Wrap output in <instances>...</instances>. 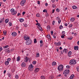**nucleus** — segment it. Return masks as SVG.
I'll return each instance as SVG.
<instances>
[{"instance_id": "bb28decb", "label": "nucleus", "mask_w": 79, "mask_h": 79, "mask_svg": "<svg viewBox=\"0 0 79 79\" xmlns=\"http://www.w3.org/2000/svg\"><path fill=\"white\" fill-rule=\"evenodd\" d=\"M24 21V19H20V22L21 23H22V22H23Z\"/></svg>"}, {"instance_id": "09e8293b", "label": "nucleus", "mask_w": 79, "mask_h": 79, "mask_svg": "<svg viewBox=\"0 0 79 79\" xmlns=\"http://www.w3.org/2000/svg\"><path fill=\"white\" fill-rule=\"evenodd\" d=\"M65 35H61V38H64V36Z\"/></svg>"}, {"instance_id": "5fc2aeb1", "label": "nucleus", "mask_w": 79, "mask_h": 79, "mask_svg": "<svg viewBox=\"0 0 79 79\" xmlns=\"http://www.w3.org/2000/svg\"><path fill=\"white\" fill-rule=\"evenodd\" d=\"M56 19L57 20H60V18L59 17H57L56 18Z\"/></svg>"}, {"instance_id": "f8f14e48", "label": "nucleus", "mask_w": 79, "mask_h": 79, "mask_svg": "<svg viewBox=\"0 0 79 79\" xmlns=\"http://www.w3.org/2000/svg\"><path fill=\"white\" fill-rule=\"evenodd\" d=\"M39 71V69L38 68H37L35 69V73H36L37 72H38V71Z\"/></svg>"}, {"instance_id": "bf43d9fd", "label": "nucleus", "mask_w": 79, "mask_h": 79, "mask_svg": "<svg viewBox=\"0 0 79 79\" xmlns=\"http://www.w3.org/2000/svg\"><path fill=\"white\" fill-rule=\"evenodd\" d=\"M54 23H55V21H53V23H52L53 25H54Z\"/></svg>"}, {"instance_id": "79ce46f5", "label": "nucleus", "mask_w": 79, "mask_h": 79, "mask_svg": "<svg viewBox=\"0 0 79 79\" xmlns=\"http://www.w3.org/2000/svg\"><path fill=\"white\" fill-rule=\"evenodd\" d=\"M77 69L78 72H79V67H77Z\"/></svg>"}, {"instance_id": "72a5a7b5", "label": "nucleus", "mask_w": 79, "mask_h": 79, "mask_svg": "<svg viewBox=\"0 0 79 79\" xmlns=\"http://www.w3.org/2000/svg\"><path fill=\"white\" fill-rule=\"evenodd\" d=\"M59 28L60 29H62V28H63V26H62V25H60V26Z\"/></svg>"}, {"instance_id": "1a4fd4ad", "label": "nucleus", "mask_w": 79, "mask_h": 79, "mask_svg": "<svg viewBox=\"0 0 79 79\" xmlns=\"http://www.w3.org/2000/svg\"><path fill=\"white\" fill-rule=\"evenodd\" d=\"M28 61H29V58H27V57H26L25 58V62H27Z\"/></svg>"}, {"instance_id": "8fccbe9b", "label": "nucleus", "mask_w": 79, "mask_h": 79, "mask_svg": "<svg viewBox=\"0 0 79 79\" xmlns=\"http://www.w3.org/2000/svg\"><path fill=\"white\" fill-rule=\"evenodd\" d=\"M10 60H11V59L10 58H8L7 59V61L8 62H9V61H10Z\"/></svg>"}, {"instance_id": "4d7b16f0", "label": "nucleus", "mask_w": 79, "mask_h": 79, "mask_svg": "<svg viewBox=\"0 0 79 79\" xmlns=\"http://www.w3.org/2000/svg\"><path fill=\"white\" fill-rule=\"evenodd\" d=\"M72 39H73V37H70V38L69 39V40H72Z\"/></svg>"}, {"instance_id": "f704fd0d", "label": "nucleus", "mask_w": 79, "mask_h": 79, "mask_svg": "<svg viewBox=\"0 0 79 79\" xmlns=\"http://www.w3.org/2000/svg\"><path fill=\"white\" fill-rule=\"evenodd\" d=\"M21 2L25 3H26V0H22Z\"/></svg>"}, {"instance_id": "6e6552de", "label": "nucleus", "mask_w": 79, "mask_h": 79, "mask_svg": "<svg viewBox=\"0 0 79 79\" xmlns=\"http://www.w3.org/2000/svg\"><path fill=\"white\" fill-rule=\"evenodd\" d=\"M11 35L12 36H13V37H15V36L17 35V33L15 32H13L12 33Z\"/></svg>"}, {"instance_id": "3c124183", "label": "nucleus", "mask_w": 79, "mask_h": 79, "mask_svg": "<svg viewBox=\"0 0 79 79\" xmlns=\"http://www.w3.org/2000/svg\"><path fill=\"white\" fill-rule=\"evenodd\" d=\"M36 61H33V64H35V63H36Z\"/></svg>"}, {"instance_id": "5701e85b", "label": "nucleus", "mask_w": 79, "mask_h": 79, "mask_svg": "<svg viewBox=\"0 0 79 79\" xmlns=\"http://www.w3.org/2000/svg\"><path fill=\"white\" fill-rule=\"evenodd\" d=\"M20 4L21 6H24V4H25V3L21 2L20 3Z\"/></svg>"}, {"instance_id": "69168bd1", "label": "nucleus", "mask_w": 79, "mask_h": 79, "mask_svg": "<svg viewBox=\"0 0 79 79\" xmlns=\"http://www.w3.org/2000/svg\"><path fill=\"white\" fill-rule=\"evenodd\" d=\"M56 45H57H57H58V44H57V43L56 42H55V43H54Z\"/></svg>"}, {"instance_id": "412c9836", "label": "nucleus", "mask_w": 79, "mask_h": 79, "mask_svg": "<svg viewBox=\"0 0 79 79\" xmlns=\"http://www.w3.org/2000/svg\"><path fill=\"white\" fill-rule=\"evenodd\" d=\"M9 21V19H6L5 20V23H8Z\"/></svg>"}, {"instance_id": "b1692460", "label": "nucleus", "mask_w": 79, "mask_h": 79, "mask_svg": "<svg viewBox=\"0 0 79 79\" xmlns=\"http://www.w3.org/2000/svg\"><path fill=\"white\" fill-rule=\"evenodd\" d=\"M20 60V57L18 56L17 58V61H19Z\"/></svg>"}, {"instance_id": "dca6fc26", "label": "nucleus", "mask_w": 79, "mask_h": 79, "mask_svg": "<svg viewBox=\"0 0 79 79\" xmlns=\"http://www.w3.org/2000/svg\"><path fill=\"white\" fill-rule=\"evenodd\" d=\"M56 63L55 61H53L52 63V66H54L55 65H56Z\"/></svg>"}, {"instance_id": "ddd939ff", "label": "nucleus", "mask_w": 79, "mask_h": 79, "mask_svg": "<svg viewBox=\"0 0 79 79\" xmlns=\"http://www.w3.org/2000/svg\"><path fill=\"white\" fill-rule=\"evenodd\" d=\"M74 77V75H72L70 77V79H73Z\"/></svg>"}, {"instance_id": "a878e982", "label": "nucleus", "mask_w": 79, "mask_h": 79, "mask_svg": "<svg viewBox=\"0 0 79 79\" xmlns=\"http://www.w3.org/2000/svg\"><path fill=\"white\" fill-rule=\"evenodd\" d=\"M72 8H73V9H77V7L76 6H72Z\"/></svg>"}, {"instance_id": "a211bd4d", "label": "nucleus", "mask_w": 79, "mask_h": 79, "mask_svg": "<svg viewBox=\"0 0 79 79\" xmlns=\"http://www.w3.org/2000/svg\"><path fill=\"white\" fill-rule=\"evenodd\" d=\"M8 64H9V62H8V61H6L5 62V64L6 65V66L8 65Z\"/></svg>"}, {"instance_id": "c03bdc74", "label": "nucleus", "mask_w": 79, "mask_h": 79, "mask_svg": "<svg viewBox=\"0 0 79 79\" xmlns=\"http://www.w3.org/2000/svg\"><path fill=\"white\" fill-rule=\"evenodd\" d=\"M37 17H39L40 16V14H37L36 15Z\"/></svg>"}, {"instance_id": "052dcab7", "label": "nucleus", "mask_w": 79, "mask_h": 79, "mask_svg": "<svg viewBox=\"0 0 79 79\" xmlns=\"http://www.w3.org/2000/svg\"><path fill=\"white\" fill-rule=\"evenodd\" d=\"M51 34H53V31H51Z\"/></svg>"}, {"instance_id": "de8ad7c7", "label": "nucleus", "mask_w": 79, "mask_h": 79, "mask_svg": "<svg viewBox=\"0 0 79 79\" xmlns=\"http://www.w3.org/2000/svg\"><path fill=\"white\" fill-rule=\"evenodd\" d=\"M23 26L25 27H27V24H23Z\"/></svg>"}, {"instance_id": "e433bc0d", "label": "nucleus", "mask_w": 79, "mask_h": 79, "mask_svg": "<svg viewBox=\"0 0 79 79\" xmlns=\"http://www.w3.org/2000/svg\"><path fill=\"white\" fill-rule=\"evenodd\" d=\"M15 77L16 79H18L19 77V76L18 75H16L15 76Z\"/></svg>"}, {"instance_id": "9b49d317", "label": "nucleus", "mask_w": 79, "mask_h": 79, "mask_svg": "<svg viewBox=\"0 0 79 79\" xmlns=\"http://www.w3.org/2000/svg\"><path fill=\"white\" fill-rule=\"evenodd\" d=\"M74 50H78V49H79V47L78 46H76L74 47Z\"/></svg>"}, {"instance_id": "393cba45", "label": "nucleus", "mask_w": 79, "mask_h": 79, "mask_svg": "<svg viewBox=\"0 0 79 79\" xmlns=\"http://www.w3.org/2000/svg\"><path fill=\"white\" fill-rule=\"evenodd\" d=\"M67 52H68V50L66 49H64V50L63 52H64V53H67Z\"/></svg>"}, {"instance_id": "58836bf2", "label": "nucleus", "mask_w": 79, "mask_h": 79, "mask_svg": "<svg viewBox=\"0 0 79 79\" xmlns=\"http://www.w3.org/2000/svg\"><path fill=\"white\" fill-rule=\"evenodd\" d=\"M56 11L57 12H59L60 11V9L58 8H57L56 9Z\"/></svg>"}, {"instance_id": "e2e57ef3", "label": "nucleus", "mask_w": 79, "mask_h": 79, "mask_svg": "<svg viewBox=\"0 0 79 79\" xmlns=\"http://www.w3.org/2000/svg\"><path fill=\"white\" fill-rule=\"evenodd\" d=\"M55 0H51V2H52V3L55 2Z\"/></svg>"}, {"instance_id": "6ab92c4d", "label": "nucleus", "mask_w": 79, "mask_h": 79, "mask_svg": "<svg viewBox=\"0 0 79 79\" xmlns=\"http://www.w3.org/2000/svg\"><path fill=\"white\" fill-rule=\"evenodd\" d=\"M74 19H75L74 18H71L70 20V21H71V22H73V21H74Z\"/></svg>"}, {"instance_id": "20e7f679", "label": "nucleus", "mask_w": 79, "mask_h": 79, "mask_svg": "<svg viewBox=\"0 0 79 79\" xmlns=\"http://www.w3.org/2000/svg\"><path fill=\"white\" fill-rule=\"evenodd\" d=\"M32 44V40L31 39L28 40H27L26 42V44H27V45H29Z\"/></svg>"}, {"instance_id": "0e129e2a", "label": "nucleus", "mask_w": 79, "mask_h": 79, "mask_svg": "<svg viewBox=\"0 0 79 79\" xmlns=\"http://www.w3.org/2000/svg\"><path fill=\"white\" fill-rule=\"evenodd\" d=\"M40 1H38V5H40Z\"/></svg>"}, {"instance_id": "774afa93", "label": "nucleus", "mask_w": 79, "mask_h": 79, "mask_svg": "<svg viewBox=\"0 0 79 79\" xmlns=\"http://www.w3.org/2000/svg\"><path fill=\"white\" fill-rule=\"evenodd\" d=\"M43 45H44V44L42 43V44H40V47H42Z\"/></svg>"}, {"instance_id": "6e6d98bb", "label": "nucleus", "mask_w": 79, "mask_h": 79, "mask_svg": "<svg viewBox=\"0 0 79 79\" xmlns=\"http://www.w3.org/2000/svg\"><path fill=\"white\" fill-rule=\"evenodd\" d=\"M3 50V49L2 48V47L0 48V52H1L2 50Z\"/></svg>"}, {"instance_id": "603ef678", "label": "nucleus", "mask_w": 79, "mask_h": 79, "mask_svg": "<svg viewBox=\"0 0 79 79\" xmlns=\"http://www.w3.org/2000/svg\"><path fill=\"white\" fill-rule=\"evenodd\" d=\"M61 20H60V19L58 21L59 24H60V23H61Z\"/></svg>"}, {"instance_id": "f3484780", "label": "nucleus", "mask_w": 79, "mask_h": 79, "mask_svg": "<svg viewBox=\"0 0 79 79\" xmlns=\"http://www.w3.org/2000/svg\"><path fill=\"white\" fill-rule=\"evenodd\" d=\"M46 37L47 38H48V39H51V37H50V35L49 34H48V35H46Z\"/></svg>"}, {"instance_id": "f257e3e1", "label": "nucleus", "mask_w": 79, "mask_h": 79, "mask_svg": "<svg viewBox=\"0 0 79 79\" xmlns=\"http://www.w3.org/2000/svg\"><path fill=\"white\" fill-rule=\"evenodd\" d=\"M57 69L60 71H62L63 69V65H60L58 67Z\"/></svg>"}, {"instance_id": "f03ea898", "label": "nucleus", "mask_w": 79, "mask_h": 79, "mask_svg": "<svg viewBox=\"0 0 79 79\" xmlns=\"http://www.w3.org/2000/svg\"><path fill=\"white\" fill-rule=\"evenodd\" d=\"M69 64L71 65L72 64H76V61L74 60H71L70 61Z\"/></svg>"}, {"instance_id": "423d86ee", "label": "nucleus", "mask_w": 79, "mask_h": 79, "mask_svg": "<svg viewBox=\"0 0 79 79\" xmlns=\"http://www.w3.org/2000/svg\"><path fill=\"white\" fill-rule=\"evenodd\" d=\"M24 39L25 40H28L30 39V37L27 36V35H26L23 37Z\"/></svg>"}, {"instance_id": "7ed1b4c3", "label": "nucleus", "mask_w": 79, "mask_h": 79, "mask_svg": "<svg viewBox=\"0 0 79 79\" xmlns=\"http://www.w3.org/2000/svg\"><path fill=\"white\" fill-rule=\"evenodd\" d=\"M10 11L11 12V14L13 15H16L17 13V11H15V9H12L10 10Z\"/></svg>"}, {"instance_id": "a19ab883", "label": "nucleus", "mask_w": 79, "mask_h": 79, "mask_svg": "<svg viewBox=\"0 0 79 79\" xmlns=\"http://www.w3.org/2000/svg\"><path fill=\"white\" fill-rule=\"evenodd\" d=\"M3 21V19H0V23H2Z\"/></svg>"}, {"instance_id": "c85d7f7f", "label": "nucleus", "mask_w": 79, "mask_h": 79, "mask_svg": "<svg viewBox=\"0 0 79 79\" xmlns=\"http://www.w3.org/2000/svg\"><path fill=\"white\" fill-rule=\"evenodd\" d=\"M52 7L53 8H55V7H56V6H55V4H53L52 5Z\"/></svg>"}, {"instance_id": "aec40b11", "label": "nucleus", "mask_w": 79, "mask_h": 79, "mask_svg": "<svg viewBox=\"0 0 79 79\" xmlns=\"http://www.w3.org/2000/svg\"><path fill=\"white\" fill-rule=\"evenodd\" d=\"M6 52H7V53H10V50L9 49H6Z\"/></svg>"}, {"instance_id": "39448f33", "label": "nucleus", "mask_w": 79, "mask_h": 79, "mask_svg": "<svg viewBox=\"0 0 79 79\" xmlns=\"http://www.w3.org/2000/svg\"><path fill=\"white\" fill-rule=\"evenodd\" d=\"M33 66H32V64H31L28 67V70L30 71H32L33 70Z\"/></svg>"}, {"instance_id": "2eb2a0df", "label": "nucleus", "mask_w": 79, "mask_h": 79, "mask_svg": "<svg viewBox=\"0 0 79 79\" xmlns=\"http://www.w3.org/2000/svg\"><path fill=\"white\" fill-rule=\"evenodd\" d=\"M38 29H39L40 30V31H43V30H42V27H41L40 26L38 27Z\"/></svg>"}, {"instance_id": "a18cd8bd", "label": "nucleus", "mask_w": 79, "mask_h": 79, "mask_svg": "<svg viewBox=\"0 0 79 79\" xmlns=\"http://www.w3.org/2000/svg\"><path fill=\"white\" fill-rule=\"evenodd\" d=\"M37 42V40L35 39L34 40V44H35Z\"/></svg>"}, {"instance_id": "864d4df0", "label": "nucleus", "mask_w": 79, "mask_h": 79, "mask_svg": "<svg viewBox=\"0 0 79 79\" xmlns=\"http://www.w3.org/2000/svg\"><path fill=\"white\" fill-rule=\"evenodd\" d=\"M66 68H67L68 69L69 68L70 66H68V65L66 66Z\"/></svg>"}, {"instance_id": "338daca9", "label": "nucleus", "mask_w": 79, "mask_h": 79, "mask_svg": "<svg viewBox=\"0 0 79 79\" xmlns=\"http://www.w3.org/2000/svg\"><path fill=\"white\" fill-rule=\"evenodd\" d=\"M25 13H26V12H24V11L23 12V13H22L23 15H24V14H25Z\"/></svg>"}, {"instance_id": "c756f323", "label": "nucleus", "mask_w": 79, "mask_h": 79, "mask_svg": "<svg viewBox=\"0 0 79 79\" xmlns=\"http://www.w3.org/2000/svg\"><path fill=\"white\" fill-rule=\"evenodd\" d=\"M36 26H38L39 27H40V23H37L36 24H35Z\"/></svg>"}, {"instance_id": "4468645a", "label": "nucleus", "mask_w": 79, "mask_h": 79, "mask_svg": "<svg viewBox=\"0 0 79 79\" xmlns=\"http://www.w3.org/2000/svg\"><path fill=\"white\" fill-rule=\"evenodd\" d=\"M25 66H26V64H25V63L24 62L23 63L21 64V66L22 67H25Z\"/></svg>"}, {"instance_id": "473e14b6", "label": "nucleus", "mask_w": 79, "mask_h": 79, "mask_svg": "<svg viewBox=\"0 0 79 79\" xmlns=\"http://www.w3.org/2000/svg\"><path fill=\"white\" fill-rule=\"evenodd\" d=\"M8 24H9V26H12V24L11 23V22L9 23Z\"/></svg>"}, {"instance_id": "4be33fe9", "label": "nucleus", "mask_w": 79, "mask_h": 79, "mask_svg": "<svg viewBox=\"0 0 79 79\" xmlns=\"http://www.w3.org/2000/svg\"><path fill=\"white\" fill-rule=\"evenodd\" d=\"M54 78V77H53V76L52 75H51L49 77V79H53Z\"/></svg>"}, {"instance_id": "c9c22d12", "label": "nucleus", "mask_w": 79, "mask_h": 79, "mask_svg": "<svg viewBox=\"0 0 79 79\" xmlns=\"http://www.w3.org/2000/svg\"><path fill=\"white\" fill-rule=\"evenodd\" d=\"M53 37L54 38V39H56V34H55L53 35Z\"/></svg>"}, {"instance_id": "9d476101", "label": "nucleus", "mask_w": 79, "mask_h": 79, "mask_svg": "<svg viewBox=\"0 0 79 79\" xmlns=\"http://www.w3.org/2000/svg\"><path fill=\"white\" fill-rule=\"evenodd\" d=\"M72 55V52L69 51L68 53V56L69 57H71V56Z\"/></svg>"}, {"instance_id": "680f3d73", "label": "nucleus", "mask_w": 79, "mask_h": 79, "mask_svg": "<svg viewBox=\"0 0 79 79\" xmlns=\"http://www.w3.org/2000/svg\"><path fill=\"white\" fill-rule=\"evenodd\" d=\"M20 15H21V13H19L17 14V16H20Z\"/></svg>"}, {"instance_id": "0eeeda50", "label": "nucleus", "mask_w": 79, "mask_h": 79, "mask_svg": "<svg viewBox=\"0 0 79 79\" xmlns=\"http://www.w3.org/2000/svg\"><path fill=\"white\" fill-rule=\"evenodd\" d=\"M69 73V69H66L64 71L63 74H68Z\"/></svg>"}, {"instance_id": "13d9d810", "label": "nucleus", "mask_w": 79, "mask_h": 79, "mask_svg": "<svg viewBox=\"0 0 79 79\" xmlns=\"http://www.w3.org/2000/svg\"><path fill=\"white\" fill-rule=\"evenodd\" d=\"M40 44H43V41H42V40H40Z\"/></svg>"}, {"instance_id": "2f4dec72", "label": "nucleus", "mask_w": 79, "mask_h": 79, "mask_svg": "<svg viewBox=\"0 0 79 79\" xmlns=\"http://www.w3.org/2000/svg\"><path fill=\"white\" fill-rule=\"evenodd\" d=\"M36 53L37 56V57H39V56H40V54H39V52H37Z\"/></svg>"}, {"instance_id": "4c0bfd02", "label": "nucleus", "mask_w": 79, "mask_h": 79, "mask_svg": "<svg viewBox=\"0 0 79 79\" xmlns=\"http://www.w3.org/2000/svg\"><path fill=\"white\" fill-rule=\"evenodd\" d=\"M8 46L6 45L5 46H3V48H8Z\"/></svg>"}, {"instance_id": "49530a36", "label": "nucleus", "mask_w": 79, "mask_h": 79, "mask_svg": "<svg viewBox=\"0 0 79 79\" xmlns=\"http://www.w3.org/2000/svg\"><path fill=\"white\" fill-rule=\"evenodd\" d=\"M62 35H64L65 34V31H62Z\"/></svg>"}, {"instance_id": "37998d69", "label": "nucleus", "mask_w": 79, "mask_h": 79, "mask_svg": "<svg viewBox=\"0 0 79 79\" xmlns=\"http://www.w3.org/2000/svg\"><path fill=\"white\" fill-rule=\"evenodd\" d=\"M41 78L42 79H45V77L43 76H42L41 77Z\"/></svg>"}, {"instance_id": "7c9ffc66", "label": "nucleus", "mask_w": 79, "mask_h": 79, "mask_svg": "<svg viewBox=\"0 0 79 79\" xmlns=\"http://www.w3.org/2000/svg\"><path fill=\"white\" fill-rule=\"evenodd\" d=\"M57 46L58 45H61V42L59 41L57 43Z\"/></svg>"}, {"instance_id": "cd10ccee", "label": "nucleus", "mask_w": 79, "mask_h": 79, "mask_svg": "<svg viewBox=\"0 0 79 79\" xmlns=\"http://www.w3.org/2000/svg\"><path fill=\"white\" fill-rule=\"evenodd\" d=\"M47 29L48 30H50V26L48 25L47 27Z\"/></svg>"}, {"instance_id": "ea45409f", "label": "nucleus", "mask_w": 79, "mask_h": 79, "mask_svg": "<svg viewBox=\"0 0 79 79\" xmlns=\"http://www.w3.org/2000/svg\"><path fill=\"white\" fill-rule=\"evenodd\" d=\"M3 33L4 35H6V31H4Z\"/></svg>"}]
</instances>
